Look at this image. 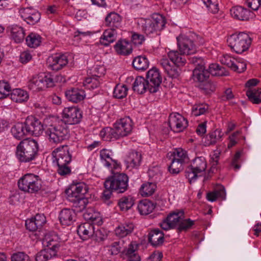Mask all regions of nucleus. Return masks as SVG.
Segmentation results:
<instances>
[{
    "mask_svg": "<svg viewBox=\"0 0 261 261\" xmlns=\"http://www.w3.org/2000/svg\"><path fill=\"white\" fill-rule=\"evenodd\" d=\"M168 55L172 64L178 67L183 65L186 62V59L179 55L177 51L171 50Z\"/></svg>",
    "mask_w": 261,
    "mask_h": 261,
    "instance_id": "nucleus-42",
    "label": "nucleus"
},
{
    "mask_svg": "<svg viewBox=\"0 0 261 261\" xmlns=\"http://www.w3.org/2000/svg\"><path fill=\"white\" fill-rule=\"evenodd\" d=\"M149 20V28L151 29L150 33L163 29L165 24V18L159 13L153 14Z\"/></svg>",
    "mask_w": 261,
    "mask_h": 261,
    "instance_id": "nucleus-18",
    "label": "nucleus"
},
{
    "mask_svg": "<svg viewBox=\"0 0 261 261\" xmlns=\"http://www.w3.org/2000/svg\"><path fill=\"white\" fill-rule=\"evenodd\" d=\"M25 227L27 229L31 231H35L40 229L33 217L25 221Z\"/></svg>",
    "mask_w": 261,
    "mask_h": 261,
    "instance_id": "nucleus-61",
    "label": "nucleus"
},
{
    "mask_svg": "<svg viewBox=\"0 0 261 261\" xmlns=\"http://www.w3.org/2000/svg\"><path fill=\"white\" fill-rule=\"evenodd\" d=\"M177 44L181 54L190 55L196 51L193 41L187 37L179 36L177 38Z\"/></svg>",
    "mask_w": 261,
    "mask_h": 261,
    "instance_id": "nucleus-14",
    "label": "nucleus"
},
{
    "mask_svg": "<svg viewBox=\"0 0 261 261\" xmlns=\"http://www.w3.org/2000/svg\"><path fill=\"white\" fill-rule=\"evenodd\" d=\"M82 118L83 113L82 111L75 107L65 108L62 112V121L65 123L64 125L66 127L67 126L66 124L75 125L79 124L81 121ZM62 125H63L62 124ZM68 130L69 131V130Z\"/></svg>",
    "mask_w": 261,
    "mask_h": 261,
    "instance_id": "nucleus-9",
    "label": "nucleus"
},
{
    "mask_svg": "<svg viewBox=\"0 0 261 261\" xmlns=\"http://www.w3.org/2000/svg\"><path fill=\"white\" fill-rule=\"evenodd\" d=\"M42 184L40 177L33 173L25 174L18 181L19 189L29 193H36L40 191Z\"/></svg>",
    "mask_w": 261,
    "mask_h": 261,
    "instance_id": "nucleus-6",
    "label": "nucleus"
},
{
    "mask_svg": "<svg viewBox=\"0 0 261 261\" xmlns=\"http://www.w3.org/2000/svg\"><path fill=\"white\" fill-rule=\"evenodd\" d=\"M114 48L118 54L122 56H128L133 51L132 43L125 39L119 40L115 45Z\"/></svg>",
    "mask_w": 261,
    "mask_h": 261,
    "instance_id": "nucleus-20",
    "label": "nucleus"
},
{
    "mask_svg": "<svg viewBox=\"0 0 261 261\" xmlns=\"http://www.w3.org/2000/svg\"><path fill=\"white\" fill-rule=\"evenodd\" d=\"M113 126L120 139L131 133L133 129V122L129 117H125L116 121L114 123Z\"/></svg>",
    "mask_w": 261,
    "mask_h": 261,
    "instance_id": "nucleus-10",
    "label": "nucleus"
},
{
    "mask_svg": "<svg viewBox=\"0 0 261 261\" xmlns=\"http://www.w3.org/2000/svg\"><path fill=\"white\" fill-rule=\"evenodd\" d=\"M198 173H199V172L195 170L193 165L188 167L186 171V176L189 179L190 184H191L192 180L197 178Z\"/></svg>",
    "mask_w": 261,
    "mask_h": 261,
    "instance_id": "nucleus-57",
    "label": "nucleus"
},
{
    "mask_svg": "<svg viewBox=\"0 0 261 261\" xmlns=\"http://www.w3.org/2000/svg\"><path fill=\"white\" fill-rule=\"evenodd\" d=\"M121 21V17L115 12H111L105 18L106 25L112 28H118L120 27Z\"/></svg>",
    "mask_w": 261,
    "mask_h": 261,
    "instance_id": "nucleus-32",
    "label": "nucleus"
},
{
    "mask_svg": "<svg viewBox=\"0 0 261 261\" xmlns=\"http://www.w3.org/2000/svg\"><path fill=\"white\" fill-rule=\"evenodd\" d=\"M117 32L115 29L111 28L105 31L100 38V42L105 46H108L117 38Z\"/></svg>",
    "mask_w": 261,
    "mask_h": 261,
    "instance_id": "nucleus-26",
    "label": "nucleus"
},
{
    "mask_svg": "<svg viewBox=\"0 0 261 261\" xmlns=\"http://www.w3.org/2000/svg\"><path fill=\"white\" fill-rule=\"evenodd\" d=\"M133 90L139 94L145 93L147 89V73L145 77L142 76H138L133 84Z\"/></svg>",
    "mask_w": 261,
    "mask_h": 261,
    "instance_id": "nucleus-29",
    "label": "nucleus"
},
{
    "mask_svg": "<svg viewBox=\"0 0 261 261\" xmlns=\"http://www.w3.org/2000/svg\"><path fill=\"white\" fill-rule=\"evenodd\" d=\"M33 218L40 229L46 221L45 216L42 214H37Z\"/></svg>",
    "mask_w": 261,
    "mask_h": 261,
    "instance_id": "nucleus-64",
    "label": "nucleus"
},
{
    "mask_svg": "<svg viewBox=\"0 0 261 261\" xmlns=\"http://www.w3.org/2000/svg\"><path fill=\"white\" fill-rule=\"evenodd\" d=\"M230 14L233 17L238 20L247 21L249 19L251 12L243 7L236 6L230 9Z\"/></svg>",
    "mask_w": 261,
    "mask_h": 261,
    "instance_id": "nucleus-22",
    "label": "nucleus"
},
{
    "mask_svg": "<svg viewBox=\"0 0 261 261\" xmlns=\"http://www.w3.org/2000/svg\"><path fill=\"white\" fill-rule=\"evenodd\" d=\"M184 218V211L182 210H177L170 213L166 218V220L170 222L171 226L175 228L177 226L178 227V225Z\"/></svg>",
    "mask_w": 261,
    "mask_h": 261,
    "instance_id": "nucleus-27",
    "label": "nucleus"
},
{
    "mask_svg": "<svg viewBox=\"0 0 261 261\" xmlns=\"http://www.w3.org/2000/svg\"><path fill=\"white\" fill-rule=\"evenodd\" d=\"M99 135L103 140L106 141H115L119 139L114 127L103 128L101 130Z\"/></svg>",
    "mask_w": 261,
    "mask_h": 261,
    "instance_id": "nucleus-33",
    "label": "nucleus"
},
{
    "mask_svg": "<svg viewBox=\"0 0 261 261\" xmlns=\"http://www.w3.org/2000/svg\"><path fill=\"white\" fill-rule=\"evenodd\" d=\"M11 87L8 82L0 81V99L4 98L9 95Z\"/></svg>",
    "mask_w": 261,
    "mask_h": 261,
    "instance_id": "nucleus-54",
    "label": "nucleus"
},
{
    "mask_svg": "<svg viewBox=\"0 0 261 261\" xmlns=\"http://www.w3.org/2000/svg\"><path fill=\"white\" fill-rule=\"evenodd\" d=\"M94 226L90 222H86L80 225L77 232L80 237L84 240L91 238L94 233Z\"/></svg>",
    "mask_w": 261,
    "mask_h": 261,
    "instance_id": "nucleus-23",
    "label": "nucleus"
},
{
    "mask_svg": "<svg viewBox=\"0 0 261 261\" xmlns=\"http://www.w3.org/2000/svg\"><path fill=\"white\" fill-rule=\"evenodd\" d=\"M171 156H173V159L182 161L183 163H185L186 159L187 158L186 152L180 148L176 149L171 153Z\"/></svg>",
    "mask_w": 261,
    "mask_h": 261,
    "instance_id": "nucleus-53",
    "label": "nucleus"
},
{
    "mask_svg": "<svg viewBox=\"0 0 261 261\" xmlns=\"http://www.w3.org/2000/svg\"><path fill=\"white\" fill-rule=\"evenodd\" d=\"M138 247V245L135 242H132L123 251L127 257V261H140V257L137 253Z\"/></svg>",
    "mask_w": 261,
    "mask_h": 261,
    "instance_id": "nucleus-25",
    "label": "nucleus"
},
{
    "mask_svg": "<svg viewBox=\"0 0 261 261\" xmlns=\"http://www.w3.org/2000/svg\"><path fill=\"white\" fill-rule=\"evenodd\" d=\"M133 66L136 70L145 71L147 69V59L145 57H136L133 61Z\"/></svg>",
    "mask_w": 261,
    "mask_h": 261,
    "instance_id": "nucleus-45",
    "label": "nucleus"
},
{
    "mask_svg": "<svg viewBox=\"0 0 261 261\" xmlns=\"http://www.w3.org/2000/svg\"><path fill=\"white\" fill-rule=\"evenodd\" d=\"M164 240V234L159 229L151 230L148 236V241L153 247L162 245Z\"/></svg>",
    "mask_w": 261,
    "mask_h": 261,
    "instance_id": "nucleus-21",
    "label": "nucleus"
},
{
    "mask_svg": "<svg viewBox=\"0 0 261 261\" xmlns=\"http://www.w3.org/2000/svg\"><path fill=\"white\" fill-rule=\"evenodd\" d=\"M75 212L70 208H64L59 214V219L62 225H70L75 221Z\"/></svg>",
    "mask_w": 261,
    "mask_h": 261,
    "instance_id": "nucleus-19",
    "label": "nucleus"
},
{
    "mask_svg": "<svg viewBox=\"0 0 261 261\" xmlns=\"http://www.w3.org/2000/svg\"><path fill=\"white\" fill-rule=\"evenodd\" d=\"M184 163L182 161L172 159V162L168 167L169 172L172 174L178 173L182 169Z\"/></svg>",
    "mask_w": 261,
    "mask_h": 261,
    "instance_id": "nucleus-49",
    "label": "nucleus"
},
{
    "mask_svg": "<svg viewBox=\"0 0 261 261\" xmlns=\"http://www.w3.org/2000/svg\"><path fill=\"white\" fill-rule=\"evenodd\" d=\"M128 177L123 173L117 172L109 177L104 182L105 188L103 192V199L108 201L113 192L117 193L125 192L128 187Z\"/></svg>",
    "mask_w": 261,
    "mask_h": 261,
    "instance_id": "nucleus-3",
    "label": "nucleus"
},
{
    "mask_svg": "<svg viewBox=\"0 0 261 261\" xmlns=\"http://www.w3.org/2000/svg\"><path fill=\"white\" fill-rule=\"evenodd\" d=\"M227 41L229 46L236 53L242 54L249 48L252 40L247 34L242 32L231 35Z\"/></svg>",
    "mask_w": 261,
    "mask_h": 261,
    "instance_id": "nucleus-7",
    "label": "nucleus"
},
{
    "mask_svg": "<svg viewBox=\"0 0 261 261\" xmlns=\"http://www.w3.org/2000/svg\"><path fill=\"white\" fill-rule=\"evenodd\" d=\"M21 17L29 24L34 25L40 19L41 14L36 9L31 7L23 8L20 10Z\"/></svg>",
    "mask_w": 261,
    "mask_h": 261,
    "instance_id": "nucleus-13",
    "label": "nucleus"
},
{
    "mask_svg": "<svg viewBox=\"0 0 261 261\" xmlns=\"http://www.w3.org/2000/svg\"><path fill=\"white\" fill-rule=\"evenodd\" d=\"M142 161L141 154L138 151H132L126 159V162L128 166L132 168L138 167Z\"/></svg>",
    "mask_w": 261,
    "mask_h": 261,
    "instance_id": "nucleus-34",
    "label": "nucleus"
},
{
    "mask_svg": "<svg viewBox=\"0 0 261 261\" xmlns=\"http://www.w3.org/2000/svg\"><path fill=\"white\" fill-rule=\"evenodd\" d=\"M246 69V64L241 60H235L234 66L232 69L234 71H237L239 73H241L244 71Z\"/></svg>",
    "mask_w": 261,
    "mask_h": 261,
    "instance_id": "nucleus-59",
    "label": "nucleus"
},
{
    "mask_svg": "<svg viewBox=\"0 0 261 261\" xmlns=\"http://www.w3.org/2000/svg\"><path fill=\"white\" fill-rule=\"evenodd\" d=\"M222 64L225 65L227 67L232 69V67L234 66L235 59L232 58L228 55H225L221 59Z\"/></svg>",
    "mask_w": 261,
    "mask_h": 261,
    "instance_id": "nucleus-63",
    "label": "nucleus"
},
{
    "mask_svg": "<svg viewBox=\"0 0 261 261\" xmlns=\"http://www.w3.org/2000/svg\"><path fill=\"white\" fill-rule=\"evenodd\" d=\"M53 162L57 165V172L62 176L69 175L71 168L68 164L71 162L72 155L67 145H63L56 148L52 152Z\"/></svg>",
    "mask_w": 261,
    "mask_h": 261,
    "instance_id": "nucleus-4",
    "label": "nucleus"
},
{
    "mask_svg": "<svg viewBox=\"0 0 261 261\" xmlns=\"http://www.w3.org/2000/svg\"><path fill=\"white\" fill-rule=\"evenodd\" d=\"M28 135L38 136L45 131L49 141L51 143L59 144L69 138L70 133L67 127L58 123L53 116L44 119L43 123L34 116H28L25 121Z\"/></svg>",
    "mask_w": 261,
    "mask_h": 261,
    "instance_id": "nucleus-1",
    "label": "nucleus"
},
{
    "mask_svg": "<svg viewBox=\"0 0 261 261\" xmlns=\"http://www.w3.org/2000/svg\"><path fill=\"white\" fill-rule=\"evenodd\" d=\"M55 85L53 76L47 74L34 76L29 81L28 87L33 91H39L45 88L53 87Z\"/></svg>",
    "mask_w": 261,
    "mask_h": 261,
    "instance_id": "nucleus-8",
    "label": "nucleus"
},
{
    "mask_svg": "<svg viewBox=\"0 0 261 261\" xmlns=\"http://www.w3.org/2000/svg\"><path fill=\"white\" fill-rule=\"evenodd\" d=\"M111 153V151L106 149H103L100 150V157L101 162L105 166L108 168H111L112 165H113L114 168H116L117 165V161L112 158Z\"/></svg>",
    "mask_w": 261,
    "mask_h": 261,
    "instance_id": "nucleus-28",
    "label": "nucleus"
},
{
    "mask_svg": "<svg viewBox=\"0 0 261 261\" xmlns=\"http://www.w3.org/2000/svg\"><path fill=\"white\" fill-rule=\"evenodd\" d=\"M41 37L37 34L32 33L26 38L27 45L32 48L38 47L41 43Z\"/></svg>",
    "mask_w": 261,
    "mask_h": 261,
    "instance_id": "nucleus-44",
    "label": "nucleus"
},
{
    "mask_svg": "<svg viewBox=\"0 0 261 261\" xmlns=\"http://www.w3.org/2000/svg\"><path fill=\"white\" fill-rule=\"evenodd\" d=\"M11 132L14 138L20 140L23 138L24 136L28 135L25 122L24 123H17L14 125L11 129Z\"/></svg>",
    "mask_w": 261,
    "mask_h": 261,
    "instance_id": "nucleus-31",
    "label": "nucleus"
},
{
    "mask_svg": "<svg viewBox=\"0 0 261 261\" xmlns=\"http://www.w3.org/2000/svg\"><path fill=\"white\" fill-rule=\"evenodd\" d=\"M169 126L175 132H180L188 125L187 120L178 113H172L168 120Z\"/></svg>",
    "mask_w": 261,
    "mask_h": 261,
    "instance_id": "nucleus-11",
    "label": "nucleus"
},
{
    "mask_svg": "<svg viewBox=\"0 0 261 261\" xmlns=\"http://www.w3.org/2000/svg\"><path fill=\"white\" fill-rule=\"evenodd\" d=\"M10 96L12 100L19 103L27 101L29 97L27 92L21 89H13Z\"/></svg>",
    "mask_w": 261,
    "mask_h": 261,
    "instance_id": "nucleus-35",
    "label": "nucleus"
},
{
    "mask_svg": "<svg viewBox=\"0 0 261 261\" xmlns=\"http://www.w3.org/2000/svg\"><path fill=\"white\" fill-rule=\"evenodd\" d=\"M83 85L86 88L94 89L97 88L100 85V82L96 77H87L83 83Z\"/></svg>",
    "mask_w": 261,
    "mask_h": 261,
    "instance_id": "nucleus-51",
    "label": "nucleus"
},
{
    "mask_svg": "<svg viewBox=\"0 0 261 261\" xmlns=\"http://www.w3.org/2000/svg\"><path fill=\"white\" fill-rule=\"evenodd\" d=\"M193 168L197 171L198 172L201 173L205 171L206 168V164L204 159L201 157L197 158L194 161Z\"/></svg>",
    "mask_w": 261,
    "mask_h": 261,
    "instance_id": "nucleus-50",
    "label": "nucleus"
},
{
    "mask_svg": "<svg viewBox=\"0 0 261 261\" xmlns=\"http://www.w3.org/2000/svg\"><path fill=\"white\" fill-rule=\"evenodd\" d=\"M199 89L205 94H209L215 90V85L208 80L198 85Z\"/></svg>",
    "mask_w": 261,
    "mask_h": 261,
    "instance_id": "nucleus-47",
    "label": "nucleus"
},
{
    "mask_svg": "<svg viewBox=\"0 0 261 261\" xmlns=\"http://www.w3.org/2000/svg\"><path fill=\"white\" fill-rule=\"evenodd\" d=\"M118 204L121 211H127L134 204V199L131 196H124L119 199Z\"/></svg>",
    "mask_w": 261,
    "mask_h": 261,
    "instance_id": "nucleus-40",
    "label": "nucleus"
},
{
    "mask_svg": "<svg viewBox=\"0 0 261 261\" xmlns=\"http://www.w3.org/2000/svg\"><path fill=\"white\" fill-rule=\"evenodd\" d=\"M107 237V234L103 229H98L96 230L94 228V233L91 238L96 242H100L105 239Z\"/></svg>",
    "mask_w": 261,
    "mask_h": 261,
    "instance_id": "nucleus-55",
    "label": "nucleus"
},
{
    "mask_svg": "<svg viewBox=\"0 0 261 261\" xmlns=\"http://www.w3.org/2000/svg\"><path fill=\"white\" fill-rule=\"evenodd\" d=\"M222 137L221 130L216 129L215 131L209 133L206 137V141L205 143L207 145L215 144Z\"/></svg>",
    "mask_w": 261,
    "mask_h": 261,
    "instance_id": "nucleus-41",
    "label": "nucleus"
},
{
    "mask_svg": "<svg viewBox=\"0 0 261 261\" xmlns=\"http://www.w3.org/2000/svg\"><path fill=\"white\" fill-rule=\"evenodd\" d=\"M148 90L150 93L156 92L162 83V77L159 70L153 67L148 71Z\"/></svg>",
    "mask_w": 261,
    "mask_h": 261,
    "instance_id": "nucleus-12",
    "label": "nucleus"
},
{
    "mask_svg": "<svg viewBox=\"0 0 261 261\" xmlns=\"http://www.w3.org/2000/svg\"><path fill=\"white\" fill-rule=\"evenodd\" d=\"M65 94L69 101L74 103L82 101L86 97L84 90L76 88H71L66 91Z\"/></svg>",
    "mask_w": 261,
    "mask_h": 261,
    "instance_id": "nucleus-17",
    "label": "nucleus"
},
{
    "mask_svg": "<svg viewBox=\"0 0 261 261\" xmlns=\"http://www.w3.org/2000/svg\"><path fill=\"white\" fill-rule=\"evenodd\" d=\"M261 94V88H249L246 92V95L249 100L254 104H258L261 102V99L259 98Z\"/></svg>",
    "mask_w": 261,
    "mask_h": 261,
    "instance_id": "nucleus-38",
    "label": "nucleus"
},
{
    "mask_svg": "<svg viewBox=\"0 0 261 261\" xmlns=\"http://www.w3.org/2000/svg\"><path fill=\"white\" fill-rule=\"evenodd\" d=\"M138 211L141 215H147V199H144L139 201L137 206Z\"/></svg>",
    "mask_w": 261,
    "mask_h": 261,
    "instance_id": "nucleus-58",
    "label": "nucleus"
},
{
    "mask_svg": "<svg viewBox=\"0 0 261 261\" xmlns=\"http://www.w3.org/2000/svg\"><path fill=\"white\" fill-rule=\"evenodd\" d=\"M89 190L88 186L84 182L73 184L66 190L68 200L72 203V209L75 212H81L88 203V197L85 195Z\"/></svg>",
    "mask_w": 261,
    "mask_h": 261,
    "instance_id": "nucleus-2",
    "label": "nucleus"
},
{
    "mask_svg": "<svg viewBox=\"0 0 261 261\" xmlns=\"http://www.w3.org/2000/svg\"><path fill=\"white\" fill-rule=\"evenodd\" d=\"M226 193L224 187L221 185H218L216 187L214 192H209L207 194L206 198L209 201H214L218 197L224 199Z\"/></svg>",
    "mask_w": 261,
    "mask_h": 261,
    "instance_id": "nucleus-36",
    "label": "nucleus"
},
{
    "mask_svg": "<svg viewBox=\"0 0 261 261\" xmlns=\"http://www.w3.org/2000/svg\"><path fill=\"white\" fill-rule=\"evenodd\" d=\"M10 259L11 261H30L29 256L23 251L13 253Z\"/></svg>",
    "mask_w": 261,
    "mask_h": 261,
    "instance_id": "nucleus-52",
    "label": "nucleus"
},
{
    "mask_svg": "<svg viewBox=\"0 0 261 261\" xmlns=\"http://www.w3.org/2000/svg\"><path fill=\"white\" fill-rule=\"evenodd\" d=\"M179 70L178 66L173 64L170 68L167 69L166 72L170 77L175 79L179 76Z\"/></svg>",
    "mask_w": 261,
    "mask_h": 261,
    "instance_id": "nucleus-60",
    "label": "nucleus"
},
{
    "mask_svg": "<svg viewBox=\"0 0 261 261\" xmlns=\"http://www.w3.org/2000/svg\"><path fill=\"white\" fill-rule=\"evenodd\" d=\"M208 10L212 13H217L219 11V0H201Z\"/></svg>",
    "mask_w": 261,
    "mask_h": 261,
    "instance_id": "nucleus-48",
    "label": "nucleus"
},
{
    "mask_svg": "<svg viewBox=\"0 0 261 261\" xmlns=\"http://www.w3.org/2000/svg\"><path fill=\"white\" fill-rule=\"evenodd\" d=\"M11 37L16 43L21 42L24 38L25 33L22 28L15 26L12 28L11 31Z\"/></svg>",
    "mask_w": 261,
    "mask_h": 261,
    "instance_id": "nucleus-39",
    "label": "nucleus"
},
{
    "mask_svg": "<svg viewBox=\"0 0 261 261\" xmlns=\"http://www.w3.org/2000/svg\"><path fill=\"white\" fill-rule=\"evenodd\" d=\"M207 70L209 74H211L213 76H222L228 74V72L224 67H220L216 64H211Z\"/></svg>",
    "mask_w": 261,
    "mask_h": 261,
    "instance_id": "nucleus-43",
    "label": "nucleus"
},
{
    "mask_svg": "<svg viewBox=\"0 0 261 261\" xmlns=\"http://www.w3.org/2000/svg\"><path fill=\"white\" fill-rule=\"evenodd\" d=\"M194 224V221L191 220L190 219H182L177 227L178 231V232L187 231L188 229L191 228Z\"/></svg>",
    "mask_w": 261,
    "mask_h": 261,
    "instance_id": "nucleus-56",
    "label": "nucleus"
},
{
    "mask_svg": "<svg viewBox=\"0 0 261 261\" xmlns=\"http://www.w3.org/2000/svg\"><path fill=\"white\" fill-rule=\"evenodd\" d=\"M38 151L39 145L36 140L24 139L17 145L16 156L21 162H30L37 158Z\"/></svg>",
    "mask_w": 261,
    "mask_h": 261,
    "instance_id": "nucleus-5",
    "label": "nucleus"
},
{
    "mask_svg": "<svg viewBox=\"0 0 261 261\" xmlns=\"http://www.w3.org/2000/svg\"><path fill=\"white\" fill-rule=\"evenodd\" d=\"M156 208V203L148 200V215L151 213L154 212L153 214L148 216V218L153 219L156 217L157 215Z\"/></svg>",
    "mask_w": 261,
    "mask_h": 261,
    "instance_id": "nucleus-62",
    "label": "nucleus"
},
{
    "mask_svg": "<svg viewBox=\"0 0 261 261\" xmlns=\"http://www.w3.org/2000/svg\"><path fill=\"white\" fill-rule=\"evenodd\" d=\"M83 216L86 220L90 221L98 225H100L102 223L100 213L93 208H88L83 214Z\"/></svg>",
    "mask_w": 261,
    "mask_h": 261,
    "instance_id": "nucleus-30",
    "label": "nucleus"
},
{
    "mask_svg": "<svg viewBox=\"0 0 261 261\" xmlns=\"http://www.w3.org/2000/svg\"><path fill=\"white\" fill-rule=\"evenodd\" d=\"M128 88L125 85L117 84L114 90V97L118 99L125 97L127 94Z\"/></svg>",
    "mask_w": 261,
    "mask_h": 261,
    "instance_id": "nucleus-46",
    "label": "nucleus"
},
{
    "mask_svg": "<svg viewBox=\"0 0 261 261\" xmlns=\"http://www.w3.org/2000/svg\"><path fill=\"white\" fill-rule=\"evenodd\" d=\"M47 62L48 66L53 70L58 71L66 66L68 60L65 55H56L49 57Z\"/></svg>",
    "mask_w": 261,
    "mask_h": 261,
    "instance_id": "nucleus-15",
    "label": "nucleus"
},
{
    "mask_svg": "<svg viewBox=\"0 0 261 261\" xmlns=\"http://www.w3.org/2000/svg\"><path fill=\"white\" fill-rule=\"evenodd\" d=\"M209 76L208 70L205 69L204 65L196 66L193 70V79L195 82L198 83V84L207 80Z\"/></svg>",
    "mask_w": 261,
    "mask_h": 261,
    "instance_id": "nucleus-24",
    "label": "nucleus"
},
{
    "mask_svg": "<svg viewBox=\"0 0 261 261\" xmlns=\"http://www.w3.org/2000/svg\"><path fill=\"white\" fill-rule=\"evenodd\" d=\"M58 240V237L56 234L46 233L43 239V244L47 247V249H50L55 251L57 254L60 247V243Z\"/></svg>",
    "mask_w": 261,
    "mask_h": 261,
    "instance_id": "nucleus-16",
    "label": "nucleus"
},
{
    "mask_svg": "<svg viewBox=\"0 0 261 261\" xmlns=\"http://www.w3.org/2000/svg\"><path fill=\"white\" fill-rule=\"evenodd\" d=\"M56 255L55 251L45 248L36 254L35 259L36 261H47Z\"/></svg>",
    "mask_w": 261,
    "mask_h": 261,
    "instance_id": "nucleus-37",
    "label": "nucleus"
}]
</instances>
